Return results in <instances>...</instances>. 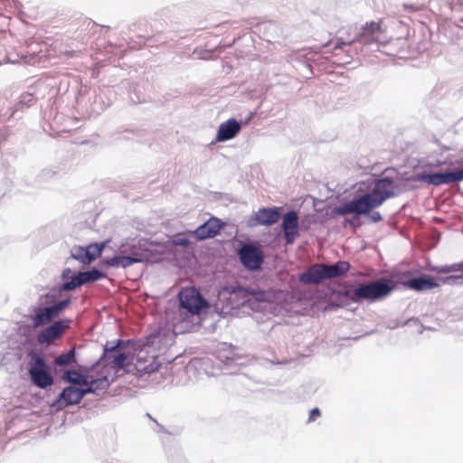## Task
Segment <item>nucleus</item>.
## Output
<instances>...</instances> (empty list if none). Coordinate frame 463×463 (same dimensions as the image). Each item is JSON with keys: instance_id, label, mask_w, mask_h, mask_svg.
Segmentation results:
<instances>
[{"instance_id": "dca6fc26", "label": "nucleus", "mask_w": 463, "mask_h": 463, "mask_svg": "<svg viewBox=\"0 0 463 463\" xmlns=\"http://www.w3.org/2000/svg\"><path fill=\"white\" fill-rule=\"evenodd\" d=\"M241 129V125L233 118L222 123L218 128L217 141H226L233 138Z\"/></svg>"}, {"instance_id": "7c9ffc66", "label": "nucleus", "mask_w": 463, "mask_h": 463, "mask_svg": "<svg viewBox=\"0 0 463 463\" xmlns=\"http://www.w3.org/2000/svg\"><path fill=\"white\" fill-rule=\"evenodd\" d=\"M371 217L373 222H380L382 220L381 214L377 212L373 213Z\"/></svg>"}, {"instance_id": "1a4fd4ad", "label": "nucleus", "mask_w": 463, "mask_h": 463, "mask_svg": "<svg viewBox=\"0 0 463 463\" xmlns=\"http://www.w3.org/2000/svg\"><path fill=\"white\" fill-rule=\"evenodd\" d=\"M419 180L436 186L460 182L463 180V168L447 173L422 174Z\"/></svg>"}, {"instance_id": "c85d7f7f", "label": "nucleus", "mask_w": 463, "mask_h": 463, "mask_svg": "<svg viewBox=\"0 0 463 463\" xmlns=\"http://www.w3.org/2000/svg\"><path fill=\"white\" fill-rule=\"evenodd\" d=\"M346 222H348L354 228L358 227L360 225L359 219L356 216L353 217L350 220H346Z\"/></svg>"}, {"instance_id": "4468645a", "label": "nucleus", "mask_w": 463, "mask_h": 463, "mask_svg": "<svg viewBox=\"0 0 463 463\" xmlns=\"http://www.w3.org/2000/svg\"><path fill=\"white\" fill-rule=\"evenodd\" d=\"M403 285L414 291H426L439 287V283L432 278L419 277L411 279L403 283Z\"/></svg>"}, {"instance_id": "bb28decb", "label": "nucleus", "mask_w": 463, "mask_h": 463, "mask_svg": "<svg viewBox=\"0 0 463 463\" xmlns=\"http://www.w3.org/2000/svg\"><path fill=\"white\" fill-rule=\"evenodd\" d=\"M320 416V411L318 408H314L310 411L309 412V417H308V420L309 421H314L317 420V417Z\"/></svg>"}, {"instance_id": "cd10ccee", "label": "nucleus", "mask_w": 463, "mask_h": 463, "mask_svg": "<svg viewBox=\"0 0 463 463\" xmlns=\"http://www.w3.org/2000/svg\"><path fill=\"white\" fill-rule=\"evenodd\" d=\"M119 345H120V340H118V343L116 345H110L109 343H107L104 347V351L106 354L111 353V352L115 351Z\"/></svg>"}, {"instance_id": "f3484780", "label": "nucleus", "mask_w": 463, "mask_h": 463, "mask_svg": "<svg viewBox=\"0 0 463 463\" xmlns=\"http://www.w3.org/2000/svg\"><path fill=\"white\" fill-rule=\"evenodd\" d=\"M104 247L105 242L90 244L86 248L78 247L77 251L84 252V257L77 256V260L85 264H89L101 255Z\"/></svg>"}, {"instance_id": "7ed1b4c3", "label": "nucleus", "mask_w": 463, "mask_h": 463, "mask_svg": "<svg viewBox=\"0 0 463 463\" xmlns=\"http://www.w3.org/2000/svg\"><path fill=\"white\" fill-rule=\"evenodd\" d=\"M392 286L387 280H376L366 284H360L354 289H348L345 296L354 303H359L364 300L375 302L388 296Z\"/></svg>"}, {"instance_id": "9b49d317", "label": "nucleus", "mask_w": 463, "mask_h": 463, "mask_svg": "<svg viewBox=\"0 0 463 463\" xmlns=\"http://www.w3.org/2000/svg\"><path fill=\"white\" fill-rule=\"evenodd\" d=\"M281 227L284 233L286 244H293L299 236L298 214L296 211H289L282 217Z\"/></svg>"}, {"instance_id": "f257e3e1", "label": "nucleus", "mask_w": 463, "mask_h": 463, "mask_svg": "<svg viewBox=\"0 0 463 463\" xmlns=\"http://www.w3.org/2000/svg\"><path fill=\"white\" fill-rule=\"evenodd\" d=\"M394 195L392 181L388 178L378 179L373 189L335 209L339 215L355 213L367 214L381 206L387 199Z\"/></svg>"}, {"instance_id": "393cba45", "label": "nucleus", "mask_w": 463, "mask_h": 463, "mask_svg": "<svg viewBox=\"0 0 463 463\" xmlns=\"http://www.w3.org/2000/svg\"><path fill=\"white\" fill-rule=\"evenodd\" d=\"M81 285H83V284L81 281L80 272L78 275L73 276L70 281H67L63 285V288L66 290H71V289H74Z\"/></svg>"}, {"instance_id": "6e6552de", "label": "nucleus", "mask_w": 463, "mask_h": 463, "mask_svg": "<svg viewBox=\"0 0 463 463\" xmlns=\"http://www.w3.org/2000/svg\"><path fill=\"white\" fill-rule=\"evenodd\" d=\"M105 382L106 378L91 381L90 386L84 390L74 386L66 387L59 395L58 401L63 402L65 405L77 404L87 393L94 392L97 383Z\"/></svg>"}, {"instance_id": "a211bd4d", "label": "nucleus", "mask_w": 463, "mask_h": 463, "mask_svg": "<svg viewBox=\"0 0 463 463\" xmlns=\"http://www.w3.org/2000/svg\"><path fill=\"white\" fill-rule=\"evenodd\" d=\"M350 269L347 261L340 260L333 265L323 264L325 279H331L345 275Z\"/></svg>"}, {"instance_id": "ddd939ff", "label": "nucleus", "mask_w": 463, "mask_h": 463, "mask_svg": "<svg viewBox=\"0 0 463 463\" xmlns=\"http://www.w3.org/2000/svg\"><path fill=\"white\" fill-rule=\"evenodd\" d=\"M222 224L217 218H211L203 224L200 225L194 232V234L199 240H204L207 238H213L216 236Z\"/></svg>"}, {"instance_id": "f8f14e48", "label": "nucleus", "mask_w": 463, "mask_h": 463, "mask_svg": "<svg viewBox=\"0 0 463 463\" xmlns=\"http://www.w3.org/2000/svg\"><path fill=\"white\" fill-rule=\"evenodd\" d=\"M429 269L437 274H450L438 279L443 284H452L463 279V261L451 265L432 266Z\"/></svg>"}, {"instance_id": "20e7f679", "label": "nucleus", "mask_w": 463, "mask_h": 463, "mask_svg": "<svg viewBox=\"0 0 463 463\" xmlns=\"http://www.w3.org/2000/svg\"><path fill=\"white\" fill-rule=\"evenodd\" d=\"M178 298L181 307L192 315H199L209 307L207 300L194 287L183 288L178 294Z\"/></svg>"}, {"instance_id": "f03ea898", "label": "nucleus", "mask_w": 463, "mask_h": 463, "mask_svg": "<svg viewBox=\"0 0 463 463\" xmlns=\"http://www.w3.org/2000/svg\"><path fill=\"white\" fill-rule=\"evenodd\" d=\"M385 32L383 28V20L377 22H367L357 32L352 26L343 27L338 31L341 44H351L354 42H361L369 44L373 42H381V36Z\"/></svg>"}, {"instance_id": "39448f33", "label": "nucleus", "mask_w": 463, "mask_h": 463, "mask_svg": "<svg viewBox=\"0 0 463 463\" xmlns=\"http://www.w3.org/2000/svg\"><path fill=\"white\" fill-rule=\"evenodd\" d=\"M29 374L33 383L39 388H46L53 383V379L48 371L43 358L36 356L33 358L29 369Z\"/></svg>"}, {"instance_id": "2eb2a0df", "label": "nucleus", "mask_w": 463, "mask_h": 463, "mask_svg": "<svg viewBox=\"0 0 463 463\" xmlns=\"http://www.w3.org/2000/svg\"><path fill=\"white\" fill-rule=\"evenodd\" d=\"M324 279L323 264H315L299 276V281L307 285L319 284Z\"/></svg>"}, {"instance_id": "6ab92c4d", "label": "nucleus", "mask_w": 463, "mask_h": 463, "mask_svg": "<svg viewBox=\"0 0 463 463\" xmlns=\"http://www.w3.org/2000/svg\"><path fill=\"white\" fill-rule=\"evenodd\" d=\"M56 316L54 315L51 307H38L35 311V315L33 317V323L34 327H39L50 323Z\"/></svg>"}, {"instance_id": "412c9836", "label": "nucleus", "mask_w": 463, "mask_h": 463, "mask_svg": "<svg viewBox=\"0 0 463 463\" xmlns=\"http://www.w3.org/2000/svg\"><path fill=\"white\" fill-rule=\"evenodd\" d=\"M141 260L130 256H115L104 260V263L109 267H122L128 268L134 263L140 262Z\"/></svg>"}, {"instance_id": "aec40b11", "label": "nucleus", "mask_w": 463, "mask_h": 463, "mask_svg": "<svg viewBox=\"0 0 463 463\" xmlns=\"http://www.w3.org/2000/svg\"><path fill=\"white\" fill-rule=\"evenodd\" d=\"M61 380L66 383L80 386L89 387L90 384V382L88 381L87 377L76 370H68L64 372V373L61 375Z\"/></svg>"}, {"instance_id": "a878e982", "label": "nucleus", "mask_w": 463, "mask_h": 463, "mask_svg": "<svg viewBox=\"0 0 463 463\" xmlns=\"http://www.w3.org/2000/svg\"><path fill=\"white\" fill-rule=\"evenodd\" d=\"M69 303H70L69 299L61 300V301H59L58 303L54 304L53 306H51V308L52 309L54 315L56 317H58L59 314L61 313V311L62 309H64L68 306Z\"/></svg>"}, {"instance_id": "4be33fe9", "label": "nucleus", "mask_w": 463, "mask_h": 463, "mask_svg": "<svg viewBox=\"0 0 463 463\" xmlns=\"http://www.w3.org/2000/svg\"><path fill=\"white\" fill-rule=\"evenodd\" d=\"M74 363H76V352L74 348L61 354L54 360V364L59 367L67 366Z\"/></svg>"}, {"instance_id": "b1692460", "label": "nucleus", "mask_w": 463, "mask_h": 463, "mask_svg": "<svg viewBox=\"0 0 463 463\" xmlns=\"http://www.w3.org/2000/svg\"><path fill=\"white\" fill-rule=\"evenodd\" d=\"M109 359H111V357H109ZM127 359L128 355L125 353H119L116 355H113L110 362L111 366L116 369H121L125 366Z\"/></svg>"}, {"instance_id": "c756f323", "label": "nucleus", "mask_w": 463, "mask_h": 463, "mask_svg": "<svg viewBox=\"0 0 463 463\" xmlns=\"http://www.w3.org/2000/svg\"><path fill=\"white\" fill-rule=\"evenodd\" d=\"M187 243H188V240L185 238H178L175 241V244H176V245L185 246V245H187Z\"/></svg>"}, {"instance_id": "5701e85b", "label": "nucleus", "mask_w": 463, "mask_h": 463, "mask_svg": "<svg viewBox=\"0 0 463 463\" xmlns=\"http://www.w3.org/2000/svg\"><path fill=\"white\" fill-rule=\"evenodd\" d=\"M106 277V274L99 271V269H93L91 270L80 272V278L82 284H88L97 281Z\"/></svg>"}, {"instance_id": "423d86ee", "label": "nucleus", "mask_w": 463, "mask_h": 463, "mask_svg": "<svg viewBox=\"0 0 463 463\" xmlns=\"http://www.w3.org/2000/svg\"><path fill=\"white\" fill-rule=\"evenodd\" d=\"M280 215V207H262L249 218L248 225L250 227L271 226L279 222Z\"/></svg>"}, {"instance_id": "9d476101", "label": "nucleus", "mask_w": 463, "mask_h": 463, "mask_svg": "<svg viewBox=\"0 0 463 463\" xmlns=\"http://www.w3.org/2000/svg\"><path fill=\"white\" fill-rule=\"evenodd\" d=\"M71 320H59L42 330L37 335V341L41 345H49L60 338L65 330L70 327Z\"/></svg>"}, {"instance_id": "0eeeda50", "label": "nucleus", "mask_w": 463, "mask_h": 463, "mask_svg": "<svg viewBox=\"0 0 463 463\" xmlns=\"http://www.w3.org/2000/svg\"><path fill=\"white\" fill-rule=\"evenodd\" d=\"M239 257L243 266L250 270L259 269L263 263L262 250L252 244H244L239 250Z\"/></svg>"}, {"instance_id": "2f4dec72", "label": "nucleus", "mask_w": 463, "mask_h": 463, "mask_svg": "<svg viewBox=\"0 0 463 463\" xmlns=\"http://www.w3.org/2000/svg\"><path fill=\"white\" fill-rule=\"evenodd\" d=\"M72 256L76 260H77V256H81L83 258L84 257V252L77 251V248H76V249H74V252L72 253Z\"/></svg>"}]
</instances>
